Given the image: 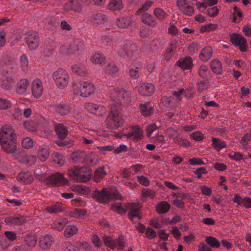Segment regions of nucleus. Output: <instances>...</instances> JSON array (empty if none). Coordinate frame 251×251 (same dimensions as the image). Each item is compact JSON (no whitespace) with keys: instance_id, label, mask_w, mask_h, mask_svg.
I'll return each instance as SVG.
<instances>
[{"instance_id":"nucleus-1","label":"nucleus","mask_w":251,"mask_h":251,"mask_svg":"<svg viewBox=\"0 0 251 251\" xmlns=\"http://www.w3.org/2000/svg\"><path fill=\"white\" fill-rule=\"evenodd\" d=\"M0 145L3 150L11 154L15 159L23 156L24 152L17 147L16 136L13 128L7 125L3 126L0 130Z\"/></svg>"},{"instance_id":"nucleus-2","label":"nucleus","mask_w":251,"mask_h":251,"mask_svg":"<svg viewBox=\"0 0 251 251\" xmlns=\"http://www.w3.org/2000/svg\"><path fill=\"white\" fill-rule=\"evenodd\" d=\"M93 199L101 203H107L112 199L122 200L123 197L115 188H103L101 190H96L92 193Z\"/></svg>"},{"instance_id":"nucleus-3","label":"nucleus","mask_w":251,"mask_h":251,"mask_svg":"<svg viewBox=\"0 0 251 251\" xmlns=\"http://www.w3.org/2000/svg\"><path fill=\"white\" fill-rule=\"evenodd\" d=\"M110 97L118 108V104L127 106L131 101V93L129 91L122 88H114L110 92Z\"/></svg>"},{"instance_id":"nucleus-4","label":"nucleus","mask_w":251,"mask_h":251,"mask_svg":"<svg viewBox=\"0 0 251 251\" xmlns=\"http://www.w3.org/2000/svg\"><path fill=\"white\" fill-rule=\"evenodd\" d=\"M109 106L110 111L105 121L106 126L110 129H117L123 126L124 119L114 103Z\"/></svg>"},{"instance_id":"nucleus-5","label":"nucleus","mask_w":251,"mask_h":251,"mask_svg":"<svg viewBox=\"0 0 251 251\" xmlns=\"http://www.w3.org/2000/svg\"><path fill=\"white\" fill-rule=\"evenodd\" d=\"M56 135L59 140L55 141V144L59 147H65L69 146L72 147L74 145V141L71 140H65L68 135V128L63 124H56L55 126Z\"/></svg>"},{"instance_id":"nucleus-6","label":"nucleus","mask_w":251,"mask_h":251,"mask_svg":"<svg viewBox=\"0 0 251 251\" xmlns=\"http://www.w3.org/2000/svg\"><path fill=\"white\" fill-rule=\"evenodd\" d=\"M52 77L56 85L60 89H64L68 84L70 78L67 72L64 69H59L55 71Z\"/></svg>"},{"instance_id":"nucleus-7","label":"nucleus","mask_w":251,"mask_h":251,"mask_svg":"<svg viewBox=\"0 0 251 251\" xmlns=\"http://www.w3.org/2000/svg\"><path fill=\"white\" fill-rule=\"evenodd\" d=\"M79 86L74 89V93L78 94L83 97H88L94 93V85L89 82L81 81L79 82Z\"/></svg>"},{"instance_id":"nucleus-8","label":"nucleus","mask_w":251,"mask_h":251,"mask_svg":"<svg viewBox=\"0 0 251 251\" xmlns=\"http://www.w3.org/2000/svg\"><path fill=\"white\" fill-rule=\"evenodd\" d=\"M17 64L15 61L8 58H3L0 62V74L13 76Z\"/></svg>"},{"instance_id":"nucleus-9","label":"nucleus","mask_w":251,"mask_h":251,"mask_svg":"<svg viewBox=\"0 0 251 251\" xmlns=\"http://www.w3.org/2000/svg\"><path fill=\"white\" fill-rule=\"evenodd\" d=\"M137 51L136 45L131 41H127L118 51L119 54L124 57L126 56L129 59H132L135 55Z\"/></svg>"},{"instance_id":"nucleus-10","label":"nucleus","mask_w":251,"mask_h":251,"mask_svg":"<svg viewBox=\"0 0 251 251\" xmlns=\"http://www.w3.org/2000/svg\"><path fill=\"white\" fill-rule=\"evenodd\" d=\"M230 40L233 45L238 47L242 52L247 51V40L242 35L233 33L230 36Z\"/></svg>"},{"instance_id":"nucleus-11","label":"nucleus","mask_w":251,"mask_h":251,"mask_svg":"<svg viewBox=\"0 0 251 251\" xmlns=\"http://www.w3.org/2000/svg\"><path fill=\"white\" fill-rule=\"evenodd\" d=\"M123 137L133 140L135 142L140 141L144 137L142 129L138 126H132L130 130Z\"/></svg>"},{"instance_id":"nucleus-12","label":"nucleus","mask_w":251,"mask_h":251,"mask_svg":"<svg viewBox=\"0 0 251 251\" xmlns=\"http://www.w3.org/2000/svg\"><path fill=\"white\" fill-rule=\"evenodd\" d=\"M25 42L30 50H36L40 45V37L37 33L29 32L25 38Z\"/></svg>"},{"instance_id":"nucleus-13","label":"nucleus","mask_w":251,"mask_h":251,"mask_svg":"<svg viewBox=\"0 0 251 251\" xmlns=\"http://www.w3.org/2000/svg\"><path fill=\"white\" fill-rule=\"evenodd\" d=\"M47 184L61 185H64L68 183V181L64 177L63 175L59 173H56L51 175L46 178Z\"/></svg>"},{"instance_id":"nucleus-14","label":"nucleus","mask_w":251,"mask_h":251,"mask_svg":"<svg viewBox=\"0 0 251 251\" xmlns=\"http://www.w3.org/2000/svg\"><path fill=\"white\" fill-rule=\"evenodd\" d=\"M85 107L90 113L98 116H103L106 112V109L104 106L91 102L85 103Z\"/></svg>"},{"instance_id":"nucleus-15","label":"nucleus","mask_w":251,"mask_h":251,"mask_svg":"<svg viewBox=\"0 0 251 251\" xmlns=\"http://www.w3.org/2000/svg\"><path fill=\"white\" fill-rule=\"evenodd\" d=\"M87 152L84 151L77 150L70 155V159L73 163H84L86 161Z\"/></svg>"},{"instance_id":"nucleus-16","label":"nucleus","mask_w":251,"mask_h":251,"mask_svg":"<svg viewBox=\"0 0 251 251\" xmlns=\"http://www.w3.org/2000/svg\"><path fill=\"white\" fill-rule=\"evenodd\" d=\"M126 207L129 209L128 213V218L133 221L134 218H138L139 220L141 219V217L139 215V209L140 208V204L136 203H128Z\"/></svg>"},{"instance_id":"nucleus-17","label":"nucleus","mask_w":251,"mask_h":251,"mask_svg":"<svg viewBox=\"0 0 251 251\" xmlns=\"http://www.w3.org/2000/svg\"><path fill=\"white\" fill-rule=\"evenodd\" d=\"M83 49V43L80 39L74 38L73 42L68 48V52L70 53H79Z\"/></svg>"},{"instance_id":"nucleus-18","label":"nucleus","mask_w":251,"mask_h":251,"mask_svg":"<svg viewBox=\"0 0 251 251\" xmlns=\"http://www.w3.org/2000/svg\"><path fill=\"white\" fill-rule=\"evenodd\" d=\"M43 89L42 82L39 79L34 80L31 84L32 96L35 98H40L43 94Z\"/></svg>"},{"instance_id":"nucleus-19","label":"nucleus","mask_w":251,"mask_h":251,"mask_svg":"<svg viewBox=\"0 0 251 251\" xmlns=\"http://www.w3.org/2000/svg\"><path fill=\"white\" fill-rule=\"evenodd\" d=\"M155 88L153 84L151 83H142L138 88L140 95L144 96H150L154 92Z\"/></svg>"},{"instance_id":"nucleus-20","label":"nucleus","mask_w":251,"mask_h":251,"mask_svg":"<svg viewBox=\"0 0 251 251\" xmlns=\"http://www.w3.org/2000/svg\"><path fill=\"white\" fill-rule=\"evenodd\" d=\"M26 220L24 216L19 215L17 217L9 216L5 218L4 222L7 225L21 226L26 222Z\"/></svg>"},{"instance_id":"nucleus-21","label":"nucleus","mask_w":251,"mask_h":251,"mask_svg":"<svg viewBox=\"0 0 251 251\" xmlns=\"http://www.w3.org/2000/svg\"><path fill=\"white\" fill-rule=\"evenodd\" d=\"M76 181L80 182H85L88 181L91 176V173L87 168H79Z\"/></svg>"},{"instance_id":"nucleus-22","label":"nucleus","mask_w":251,"mask_h":251,"mask_svg":"<svg viewBox=\"0 0 251 251\" xmlns=\"http://www.w3.org/2000/svg\"><path fill=\"white\" fill-rule=\"evenodd\" d=\"M139 109L142 115L148 117L153 113L154 106L152 103L148 102L144 103H140Z\"/></svg>"},{"instance_id":"nucleus-23","label":"nucleus","mask_w":251,"mask_h":251,"mask_svg":"<svg viewBox=\"0 0 251 251\" xmlns=\"http://www.w3.org/2000/svg\"><path fill=\"white\" fill-rule=\"evenodd\" d=\"M53 238L51 235H46L40 238L39 246L43 250L49 249L53 242Z\"/></svg>"},{"instance_id":"nucleus-24","label":"nucleus","mask_w":251,"mask_h":251,"mask_svg":"<svg viewBox=\"0 0 251 251\" xmlns=\"http://www.w3.org/2000/svg\"><path fill=\"white\" fill-rule=\"evenodd\" d=\"M13 82V76L0 75V84L6 90L11 88Z\"/></svg>"},{"instance_id":"nucleus-25","label":"nucleus","mask_w":251,"mask_h":251,"mask_svg":"<svg viewBox=\"0 0 251 251\" xmlns=\"http://www.w3.org/2000/svg\"><path fill=\"white\" fill-rule=\"evenodd\" d=\"M53 110L61 115H67L70 112L71 107L67 104L62 103L53 105Z\"/></svg>"},{"instance_id":"nucleus-26","label":"nucleus","mask_w":251,"mask_h":251,"mask_svg":"<svg viewBox=\"0 0 251 251\" xmlns=\"http://www.w3.org/2000/svg\"><path fill=\"white\" fill-rule=\"evenodd\" d=\"M104 73L112 77L115 76L119 73V68L113 62H110L105 66L103 69Z\"/></svg>"},{"instance_id":"nucleus-27","label":"nucleus","mask_w":251,"mask_h":251,"mask_svg":"<svg viewBox=\"0 0 251 251\" xmlns=\"http://www.w3.org/2000/svg\"><path fill=\"white\" fill-rule=\"evenodd\" d=\"M55 45L54 43L50 44L49 42H45L42 51V55L46 57H50L54 52Z\"/></svg>"},{"instance_id":"nucleus-28","label":"nucleus","mask_w":251,"mask_h":251,"mask_svg":"<svg viewBox=\"0 0 251 251\" xmlns=\"http://www.w3.org/2000/svg\"><path fill=\"white\" fill-rule=\"evenodd\" d=\"M64 8L67 10H71L77 12L81 11L82 10V6L77 0L69 1L65 4Z\"/></svg>"},{"instance_id":"nucleus-29","label":"nucleus","mask_w":251,"mask_h":251,"mask_svg":"<svg viewBox=\"0 0 251 251\" xmlns=\"http://www.w3.org/2000/svg\"><path fill=\"white\" fill-rule=\"evenodd\" d=\"M141 21L145 24L148 25L151 27H154L157 24V22L151 15L148 13H143L141 18Z\"/></svg>"},{"instance_id":"nucleus-30","label":"nucleus","mask_w":251,"mask_h":251,"mask_svg":"<svg viewBox=\"0 0 251 251\" xmlns=\"http://www.w3.org/2000/svg\"><path fill=\"white\" fill-rule=\"evenodd\" d=\"M73 72L80 76H83L87 74L88 71L86 67L83 64H76L72 66Z\"/></svg>"},{"instance_id":"nucleus-31","label":"nucleus","mask_w":251,"mask_h":251,"mask_svg":"<svg viewBox=\"0 0 251 251\" xmlns=\"http://www.w3.org/2000/svg\"><path fill=\"white\" fill-rule=\"evenodd\" d=\"M233 201L237 203L238 205H243L246 208L251 207V198L245 197L242 199L239 195L236 194L234 196Z\"/></svg>"},{"instance_id":"nucleus-32","label":"nucleus","mask_w":251,"mask_h":251,"mask_svg":"<svg viewBox=\"0 0 251 251\" xmlns=\"http://www.w3.org/2000/svg\"><path fill=\"white\" fill-rule=\"evenodd\" d=\"M213 50L211 47H207L203 49L200 54V59L205 62L209 60L212 57Z\"/></svg>"},{"instance_id":"nucleus-33","label":"nucleus","mask_w":251,"mask_h":251,"mask_svg":"<svg viewBox=\"0 0 251 251\" xmlns=\"http://www.w3.org/2000/svg\"><path fill=\"white\" fill-rule=\"evenodd\" d=\"M18 181L25 184H30L33 180V177L27 173H20L17 176Z\"/></svg>"},{"instance_id":"nucleus-34","label":"nucleus","mask_w":251,"mask_h":251,"mask_svg":"<svg viewBox=\"0 0 251 251\" xmlns=\"http://www.w3.org/2000/svg\"><path fill=\"white\" fill-rule=\"evenodd\" d=\"M52 163L56 164L58 167H61L65 163V157L63 154L56 152L52 154Z\"/></svg>"},{"instance_id":"nucleus-35","label":"nucleus","mask_w":251,"mask_h":251,"mask_svg":"<svg viewBox=\"0 0 251 251\" xmlns=\"http://www.w3.org/2000/svg\"><path fill=\"white\" fill-rule=\"evenodd\" d=\"M210 68L216 74L220 75L222 73V63L218 59H214L211 61Z\"/></svg>"},{"instance_id":"nucleus-36","label":"nucleus","mask_w":251,"mask_h":251,"mask_svg":"<svg viewBox=\"0 0 251 251\" xmlns=\"http://www.w3.org/2000/svg\"><path fill=\"white\" fill-rule=\"evenodd\" d=\"M29 85V82L25 79L21 80L18 84L17 92L18 94L22 95L25 93L27 87Z\"/></svg>"},{"instance_id":"nucleus-37","label":"nucleus","mask_w":251,"mask_h":251,"mask_svg":"<svg viewBox=\"0 0 251 251\" xmlns=\"http://www.w3.org/2000/svg\"><path fill=\"white\" fill-rule=\"evenodd\" d=\"M177 65L183 70L190 69L193 66L192 60L190 57H186L182 61H177Z\"/></svg>"},{"instance_id":"nucleus-38","label":"nucleus","mask_w":251,"mask_h":251,"mask_svg":"<svg viewBox=\"0 0 251 251\" xmlns=\"http://www.w3.org/2000/svg\"><path fill=\"white\" fill-rule=\"evenodd\" d=\"M106 173L104 171L103 167L97 168L93 176V180L96 182H100L106 176Z\"/></svg>"},{"instance_id":"nucleus-39","label":"nucleus","mask_w":251,"mask_h":251,"mask_svg":"<svg viewBox=\"0 0 251 251\" xmlns=\"http://www.w3.org/2000/svg\"><path fill=\"white\" fill-rule=\"evenodd\" d=\"M107 7L110 10H119L123 8V5L121 0H111Z\"/></svg>"},{"instance_id":"nucleus-40","label":"nucleus","mask_w":251,"mask_h":251,"mask_svg":"<svg viewBox=\"0 0 251 251\" xmlns=\"http://www.w3.org/2000/svg\"><path fill=\"white\" fill-rule=\"evenodd\" d=\"M67 223V220L66 218L60 219L55 221L51 226L52 227L56 230L61 231L63 230L64 226Z\"/></svg>"},{"instance_id":"nucleus-41","label":"nucleus","mask_w":251,"mask_h":251,"mask_svg":"<svg viewBox=\"0 0 251 251\" xmlns=\"http://www.w3.org/2000/svg\"><path fill=\"white\" fill-rule=\"evenodd\" d=\"M170 205L167 201H163L157 204L156 210L159 214H164L169 211Z\"/></svg>"},{"instance_id":"nucleus-42","label":"nucleus","mask_w":251,"mask_h":251,"mask_svg":"<svg viewBox=\"0 0 251 251\" xmlns=\"http://www.w3.org/2000/svg\"><path fill=\"white\" fill-rule=\"evenodd\" d=\"M78 232V228L76 226L71 225L68 226L65 229L64 235L66 237L70 238L74 235L76 234Z\"/></svg>"},{"instance_id":"nucleus-43","label":"nucleus","mask_w":251,"mask_h":251,"mask_svg":"<svg viewBox=\"0 0 251 251\" xmlns=\"http://www.w3.org/2000/svg\"><path fill=\"white\" fill-rule=\"evenodd\" d=\"M37 155L39 159L41 161H45L48 158L49 156L48 148L47 147H40L38 150Z\"/></svg>"},{"instance_id":"nucleus-44","label":"nucleus","mask_w":251,"mask_h":251,"mask_svg":"<svg viewBox=\"0 0 251 251\" xmlns=\"http://www.w3.org/2000/svg\"><path fill=\"white\" fill-rule=\"evenodd\" d=\"M91 21L96 24H103L106 21V18L102 14H96L92 15Z\"/></svg>"},{"instance_id":"nucleus-45","label":"nucleus","mask_w":251,"mask_h":251,"mask_svg":"<svg viewBox=\"0 0 251 251\" xmlns=\"http://www.w3.org/2000/svg\"><path fill=\"white\" fill-rule=\"evenodd\" d=\"M105 57L100 53H95L90 58L91 62L95 64H101L105 61Z\"/></svg>"},{"instance_id":"nucleus-46","label":"nucleus","mask_w":251,"mask_h":251,"mask_svg":"<svg viewBox=\"0 0 251 251\" xmlns=\"http://www.w3.org/2000/svg\"><path fill=\"white\" fill-rule=\"evenodd\" d=\"M24 241L28 247L33 248L36 244L37 239L34 235L26 234L24 237Z\"/></svg>"},{"instance_id":"nucleus-47","label":"nucleus","mask_w":251,"mask_h":251,"mask_svg":"<svg viewBox=\"0 0 251 251\" xmlns=\"http://www.w3.org/2000/svg\"><path fill=\"white\" fill-rule=\"evenodd\" d=\"M205 242L211 248H218L220 246V242L212 236L206 237Z\"/></svg>"},{"instance_id":"nucleus-48","label":"nucleus","mask_w":251,"mask_h":251,"mask_svg":"<svg viewBox=\"0 0 251 251\" xmlns=\"http://www.w3.org/2000/svg\"><path fill=\"white\" fill-rule=\"evenodd\" d=\"M131 21L128 18H120L116 21L117 25L121 28H126L130 25Z\"/></svg>"},{"instance_id":"nucleus-49","label":"nucleus","mask_w":251,"mask_h":251,"mask_svg":"<svg viewBox=\"0 0 251 251\" xmlns=\"http://www.w3.org/2000/svg\"><path fill=\"white\" fill-rule=\"evenodd\" d=\"M86 211L83 209H75L70 213V216L75 218H83Z\"/></svg>"},{"instance_id":"nucleus-50","label":"nucleus","mask_w":251,"mask_h":251,"mask_svg":"<svg viewBox=\"0 0 251 251\" xmlns=\"http://www.w3.org/2000/svg\"><path fill=\"white\" fill-rule=\"evenodd\" d=\"M153 14L160 21L163 20L168 15L166 12L160 8H155L153 11Z\"/></svg>"},{"instance_id":"nucleus-51","label":"nucleus","mask_w":251,"mask_h":251,"mask_svg":"<svg viewBox=\"0 0 251 251\" xmlns=\"http://www.w3.org/2000/svg\"><path fill=\"white\" fill-rule=\"evenodd\" d=\"M46 210L51 214H56L63 210V207L60 204H54L48 206Z\"/></svg>"},{"instance_id":"nucleus-52","label":"nucleus","mask_w":251,"mask_h":251,"mask_svg":"<svg viewBox=\"0 0 251 251\" xmlns=\"http://www.w3.org/2000/svg\"><path fill=\"white\" fill-rule=\"evenodd\" d=\"M212 145L216 150L220 151L226 147V143L218 139L212 138Z\"/></svg>"},{"instance_id":"nucleus-53","label":"nucleus","mask_w":251,"mask_h":251,"mask_svg":"<svg viewBox=\"0 0 251 251\" xmlns=\"http://www.w3.org/2000/svg\"><path fill=\"white\" fill-rule=\"evenodd\" d=\"M153 4V1L151 0H148L145 3H144L142 7L139 9L136 12V15H140L141 13L145 12V11H147L150 7Z\"/></svg>"},{"instance_id":"nucleus-54","label":"nucleus","mask_w":251,"mask_h":251,"mask_svg":"<svg viewBox=\"0 0 251 251\" xmlns=\"http://www.w3.org/2000/svg\"><path fill=\"white\" fill-rule=\"evenodd\" d=\"M217 27L218 26L217 25L213 24H209L202 26L200 29V30L201 32L202 33L210 32L216 30L217 28Z\"/></svg>"},{"instance_id":"nucleus-55","label":"nucleus","mask_w":251,"mask_h":251,"mask_svg":"<svg viewBox=\"0 0 251 251\" xmlns=\"http://www.w3.org/2000/svg\"><path fill=\"white\" fill-rule=\"evenodd\" d=\"M21 67L22 70L26 72L27 70L28 66V61L26 56L25 54H23L21 56Z\"/></svg>"},{"instance_id":"nucleus-56","label":"nucleus","mask_w":251,"mask_h":251,"mask_svg":"<svg viewBox=\"0 0 251 251\" xmlns=\"http://www.w3.org/2000/svg\"><path fill=\"white\" fill-rule=\"evenodd\" d=\"M12 107L11 102L7 99L0 98V108L1 109H8Z\"/></svg>"},{"instance_id":"nucleus-57","label":"nucleus","mask_w":251,"mask_h":251,"mask_svg":"<svg viewBox=\"0 0 251 251\" xmlns=\"http://www.w3.org/2000/svg\"><path fill=\"white\" fill-rule=\"evenodd\" d=\"M79 168L74 167L70 168L68 170L67 175L72 178L73 179L76 180L77 176V172H78Z\"/></svg>"},{"instance_id":"nucleus-58","label":"nucleus","mask_w":251,"mask_h":251,"mask_svg":"<svg viewBox=\"0 0 251 251\" xmlns=\"http://www.w3.org/2000/svg\"><path fill=\"white\" fill-rule=\"evenodd\" d=\"M111 208L112 210L117 211L119 213H125L126 211V209L123 207L121 202L112 204Z\"/></svg>"},{"instance_id":"nucleus-59","label":"nucleus","mask_w":251,"mask_h":251,"mask_svg":"<svg viewBox=\"0 0 251 251\" xmlns=\"http://www.w3.org/2000/svg\"><path fill=\"white\" fill-rule=\"evenodd\" d=\"M33 140L30 138L26 137L23 139L22 145L24 148L28 149L33 147Z\"/></svg>"},{"instance_id":"nucleus-60","label":"nucleus","mask_w":251,"mask_h":251,"mask_svg":"<svg viewBox=\"0 0 251 251\" xmlns=\"http://www.w3.org/2000/svg\"><path fill=\"white\" fill-rule=\"evenodd\" d=\"M181 11L184 14L188 16H191L194 13L195 11L194 7L188 4L184 7V9H182Z\"/></svg>"},{"instance_id":"nucleus-61","label":"nucleus","mask_w":251,"mask_h":251,"mask_svg":"<svg viewBox=\"0 0 251 251\" xmlns=\"http://www.w3.org/2000/svg\"><path fill=\"white\" fill-rule=\"evenodd\" d=\"M208 68L205 65H201L199 69V75L202 78H206L207 76V72Z\"/></svg>"},{"instance_id":"nucleus-62","label":"nucleus","mask_w":251,"mask_h":251,"mask_svg":"<svg viewBox=\"0 0 251 251\" xmlns=\"http://www.w3.org/2000/svg\"><path fill=\"white\" fill-rule=\"evenodd\" d=\"M151 48L154 50H157L162 48L161 41L159 39H153L151 43Z\"/></svg>"},{"instance_id":"nucleus-63","label":"nucleus","mask_w":251,"mask_h":251,"mask_svg":"<svg viewBox=\"0 0 251 251\" xmlns=\"http://www.w3.org/2000/svg\"><path fill=\"white\" fill-rule=\"evenodd\" d=\"M103 241L106 246L113 250L115 249V240H112L110 237L105 236L103 238Z\"/></svg>"},{"instance_id":"nucleus-64","label":"nucleus","mask_w":251,"mask_h":251,"mask_svg":"<svg viewBox=\"0 0 251 251\" xmlns=\"http://www.w3.org/2000/svg\"><path fill=\"white\" fill-rule=\"evenodd\" d=\"M147 237L150 239H152L156 236L155 231L151 227H148L145 231Z\"/></svg>"}]
</instances>
